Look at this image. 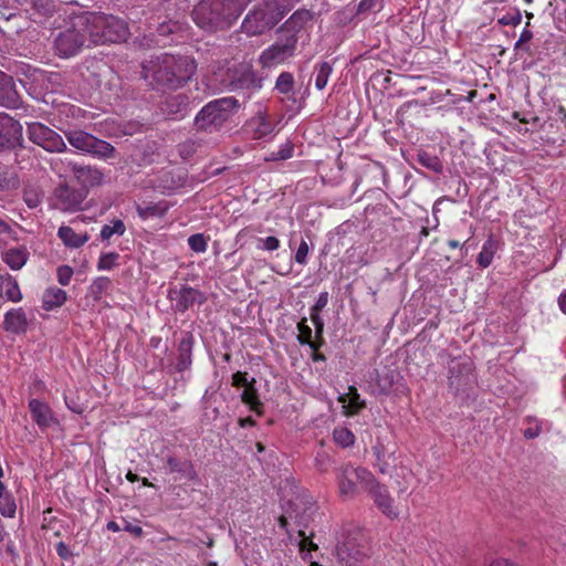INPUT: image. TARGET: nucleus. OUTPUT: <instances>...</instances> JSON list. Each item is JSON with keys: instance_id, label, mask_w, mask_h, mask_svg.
I'll use <instances>...</instances> for the list:
<instances>
[{"instance_id": "1", "label": "nucleus", "mask_w": 566, "mask_h": 566, "mask_svg": "<svg viewBox=\"0 0 566 566\" xmlns=\"http://www.w3.org/2000/svg\"><path fill=\"white\" fill-rule=\"evenodd\" d=\"M140 77L159 92L184 87L197 71L196 61L187 55L160 54L142 63Z\"/></svg>"}, {"instance_id": "2", "label": "nucleus", "mask_w": 566, "mask_h": 566, "mask_svg": "<svg viewBox=\"0 0 566 566\" xmlns=\"http://www.w3.org/2000/svg\"><path fill=\"white\" fill-rule=\"evenodd\" d=\"M243 11L240 0H201L191 12L193 22L208 32L224 31Z\"/></svg>"}, {"instance_id": "3", "label": "nucleus", "mask_w": 566, "mask_h": 566, "mask_svg": "<svg viewBox=\"0 0 566 566\" xmlns=\"http://www.w3.org/2000/svg\"><path fill=\"white\" fill-rule=\"evenodd\" d=\"M83 17L91 45L123 43L129 38L127 22L118 17L98 12H84Z\"/></svg>"}, {"instance_id": "4", "label": "nucleus", "mask_w": 566, "mask_h": 566, "mask_svg": "<svg viewBox=\"0 0 566 566\" xmlns=\"http://www.w3.org/2000/svg\"><path fill=\"white\" fill-rule=\"evenodd\" d=\"M239 103L234 97H223L208 103L195 117V127L199 132L213 133L238 109Z\"/></svg>"}, {"instance_id": "5", "label": "nucleus", "mask_w": 566, "mask_h": 566, "mask_svg": "<svg viewBox=\"0 0 566 566\" xmlns=\"http://www.w3.org/2000/svg\"><path fill=\"white\" fill-rule=\"evenodd\" d=\"M283 17L284 11L276 0H264L245 15L241 30L249 36L261 35L274 28Z\"/></svg>"}, {"instance_id": "6", "label": "nucleus", "mask_w": 566, "mask_h": 566, "mask_svg": "<svg viewBox=\"0 0 566 566\" xmlns=\"http://www.w3.org/2000/svg\"><path fill=\"white\" fill-rule=\"evenodd\" d=\"M84 46H91L83 13L73 18L70 25L54 39V49L61 57H72Z\"/></svg>"}, {"instance_id": "7", "label": "nucleus", "mask_w": 566, "mask_h": 566, "mask_svg": "<svg viewBox=\"0 0 566 566\" xmlns=\"http://www.w3.org/2000/svg\"><path fill=\"white\" fill-rule=\"evenodd\" d=\"M334 555L338 566H361L370 549L359 532H349L336 544Z\"/></svg>"}, {"instance_id": "8", "label": "nucleus", "mask_w": 566, "mask_h": 566, "mask_svg": "<svg viewBox=\"0 0 566 566\" xmlns=\"http://www.w3.org/2000/svg\"><path fill=\"white\" fill-rule=\"evenodd\" d=\"M371 474L361 467L342 465L336 473L339 495L345 500L355 499L359 494L358 483L365 490Z\"/></svg>"}, {"instance_id": "9", "label": "nucleus", "mask_w": 566, "mask_h": 566, "mask_svg": "<svg viewBox=\"0 0 566 566\" xmlns=\"http://www.w3.org/2000/svg\"><path fill=\"white\" fill-rule=\"evenodd\" d=\"M298 38L281 35L272 45L265 49L259 56V64L263 69H271L283 64L291 59L296 50Z\"/></svg>"}, {"instance_id": "10", "label": "nucleus", "mask_w": 566, "mask_h": 566, "mask_svg": "<svg viewBox=\"0 0 566 566\" xmlns=\"http://www.w3.org/2000/svg\"><path fill=\"white\" fill-rule=\"evenodd\" d=\"M65 136L74 148L101 158H113L115 148L109 143L98 139L84 130H70Z\"/></svg>"}, {"instance_id": "11", "label": "nucleus", "mask_w": 566, "mask_h": 566, "mask_svg": "<svg viewBox=\"0 0 566 566\" xmlns=\"http://www.w3.org/2000/svg\"><path fill=\"white\" fill-rule=\"evenodd\" d=\"M27 136L30 142L49 153H63L67 148L59 133L40 122L27 124Z\"/></svg>"}, {"instance_id": "12", "label": "nucleus", "mask_w": 566, "mask_h": 566, "mask_svg": "<svg viewBox=\"0 0 566 566\" xmlns=\"http://www.w3.org/2000/svg\"><path fill=\"white\" fill-rule=\"evenodd\" d=\"M365 491L373 499L376 506L387 517L395 520L399 513L394 506V499L391 497L387 486L380 483L373 474L365 488Z\"/></svg>"}, {"instance_id": "13", "label": "nucleus", "mask_w": 566, "mask_h": 566, "mask_svg": "<svg viewBox=\"0 0 566 566\" xmlns=\"http://www.w3.org/2000/svg\"><path fill=\"white\" fill-rule=\"evenodd\" d=\"M86 193L85 189H76L67 184H60L53 191L54 207L62 211H76L81 209Z\"/></svg>"}, {"instance_id": "14", "label": "nucleus", "mask_w": 566, "mask_h": 566, "mask_svg": "<svg viewBox=\"0 0 566 566\" xmlns=\"http://www.w3.org/2000/svg\"><path fill=\"white\" fill-rule=\"evenodd\" d=\"M23 147L22 126L6 113H0V150Z\"/></svg>"}, {"instance_id": "15", "label": "nucleus", "mask_w": 566, "mask_h": 566, "mask_svg": "<svg viewBox=\"0 0 566 566\" xmlns=\"http://www.w3.org/2000/svg\"><path fill=\"white\" fill-rule=\"evenodd\" d=\"M229 86L235 90H259L262 86V78L256 75L251 66L240 64L228 71Z\"/></svg>"}, {"instance_id": "16", "label": "nucleus", "mask_w": 566, "mask_h": 566, "mask_svg": "<svg viewBox=\"0 0 566 566\" xmlns=\"http://www.w3.org/2000/svg\"><path fill=\"white\" fill-rule=\"evenodd\" d=\"M472 366L465 360L452 359L449 365V386L455 392L460 391L472 381Z\"/></svg>"}, {"instance_id": "17", "label": "nucleus", "mask_w": 566, "mask_h": 566, "mask_svg": "<svg viewBox=\"0 0 566 566\" xmlns=\"http://www.w3.org/2000/svg\"><path fill=\"white\" fill-rule=\"evenodd\" d=\"M169 296L175 301V307L178 312H186L195 304L206 302V296L197 289L184 285L180 290H170Z\"/></svg>"}, {"instance_id": "18", "label": "nucleus", "mask_w": 566, "mask_h": 566, "mask_svg": "<svg viewBox=\"0 0 566 566\" xmlns=\"http://www.w3.org/2000/svg\"><path fill=\"white\" fill-rule=\"evenodd\" d=\"M69 166L74 178L81 184V189L86 190L88 187L99 185L103 179V174L94 167L72 163Z\"/></svg>"}, {"instance_id": "19", "label": "nucleus", "mask_w": 566, "mask_h": 566, "mask_svg": "<svg viewBox=\"0 0 566 566\" xmlns=\"http://www.w3.org/2000/svg\"><path fill=\"white\" fill-rule=\"evenodd\" d=\"M20 105V96L15 90L12 76L0 71V106L17 108Z\"/></svg>"}, {"instance_id": "20", "label": "nucleus", "mask_w": 566, "mask_h": 566, "mask_svg": "<svg viewBox=\"0 0 566 566\" xmlns=\"http://www.w3.org/2000/svg\"><path fill=\"white\" fill-rule=\"evenodd\" d=\"M3 329L12 334H24L29 326V321L22 307L12 308L4 314L2 323Z\"/></svg>"}, {"instance_id": "21", "label": "nucleus", "mask_w": 566, "mask_h": 566, "mask_svg": "<svg viewBox=\"0 0 566 566\" xmlns=\"http://www.w3.org/2000/svg\"><path fill=\"white\" fill-rule=\"evenodd\" d=\"M29 409L33 421L40 428H48L55 422V418L52 413V410L46 403L38 399H31L29 401Z\"/></svg>"}, {"instance_id": "22", "label": "nucleus", "mask_w": 566, "mask_h": 566, "mask_svg": "<svg viewBox=\"0 0 566 566\" xmlns=\"http://www.w3.org/2000/svg\"><path fill=\"white\" fill-rule=\"evenodd\" d=\"M312 19V13L308 10L295 11L280 28V32L283 35H293L298 38V32L304 25Z\"/></svg>"}, {"instance_id": "23", "label": "nucleus", "mask_w": 566, "mask_h": 566, "mask_svg": "<svg viewBox=\"0 0 566 566\" xmlns=\"http://www.w3.org/2000/svg\"><path fill=\"white\" fill-rule=\"evenodd\" d=\"M192 347L193 336L191 333L186 332L178 345V361L176 365V370L178 373H182L190 368L192 364Z\"/></svg>"}, {"instance_id": "24", "label": "nucleus", "mask_w": 566, "mask_h": 566, "mask_svg": "<svg viewBox=\"0 0 566 566\" xmlns=\"http://www.w3.org/2000/svg\"><path fill=\"white\" fill-rule=\"evenodd\" d=\"M57 237L62 240L65 247L71 249H77L84 245L88 240L90 235L85 233H76L73 228L69 226H62L57 230Z\"/></svg>"}, {"instance_id": "25", "label": "nucleus", "mask_w": 566, "mask_h": 566, "mask_svg": "<svg viewBox=\"0 0 566 566\" xmlns=\"http://www.w3.org/2000/svg\"><path fill=\"white\" fill-rule=\"evenodd\" d=\"M189 107V97L188 95L180 93L176 95H171L165 101V111L169 115L184 117Z\"/></svg>"}, {"instance_id": "26", "label": "nucleus", "mask_w": 566, "mask_h": 566, "mask_svg": "<svg viewBox=\"0 0 566 566\" xmlns=\"http://www.w3.org/2000/svg\"><path fill=\"white\" fill-rule=\"evenodd\" d=\"M167 465L171 473H178L181 478L193 481L197 479V473L192 463L189 460H179L175 457L167 459Z\"/></svg>"}, {"instance_id": "27", "label": "nucleus", "mask_w": 566, "mask_h": 566, "mask_svg": "<svg viewBox=\"0 0 566 566\" xmlns=\"http://www.w3.org/2000/svg\"><path fill=\"white\" fill-rule=\"evenodd\" d=\"M348 390V400L346 399L345 396H340L339 401L343 402L344 408L347 409V415H357L366 407V403L364 400L360 399V395L356 387L350 386Z\"/></svg>"}, {"instance_id": "28", "label": "nucleus", "mask_w": 566, "mask_h": 566, "mask_svg": "<svg viewBox=\"0 0 566 566\" xmlns=\"http://www.w3.org/2000/svg\"><path fill=\"white\" fill-rule=\"evenodd\" d=\"M29 252L25 248H12L3 253V261L12 269L20 270L28 261Z\"/></svg>"}, {"instance_id": "29", "label": "nucleus", "mask_w": 566, "mask_h": 566, "mask_svg": "<svg viewBox=\"0 0 566 566\" xmlns=\"http://www.w3.org/2000/svg\"><path fill=\"white\" fill-rule=\"evenodd\" d=\"M255 379L253 378L249 386L241 394V400L243 403L248 405L251 410L256 413H261L262 402L259 400L258 391L255 388Z\"/></svg>"}, {"instance_id": "30", "label": "nucleus", "mask_w": 566, "mask_h": 566, "mask_svg": "<svg viewBox=\"0 0 566 566\" xmlns=\"http://www.w3.org/2000/svg\"><path fill=\"white\" fill-rule=\"evenodd\" d=\"M66 301V292L61 289H49L43 295V307L52 310L63 305Z\"/></svg>"}, {"instance_id": "31", "label": "nucleus", "mask_w": 566, "mask_h": 566, "mask_svg": "<svg viewBox=\"0 0 566 566\" xmlns=\"http://www.w3.org/2000/svg\"><path fill=\"white\" fill-rule=\"evenodd\" d=\"M417 160L421 166L426 167L427 169H430L436 174H441L443 171V164L439 159V157L431 155L424 150L418 151Z\"/></svg>"}, {"instance_id": "32", "label": "nucleus", "mask_w": 566, "mask_h": 566, "mask_svg": "<svg viewBox=\"0 0 566 566\" xmlns=\"http://www.w3.org/2000/svg\"><path fill=\"white\" fill-rule=\"evenodd\" d=\"M495 251L496 242L492 238L488 239L478 255V264L483 269L488 268L492 263Z\"/></svg>"}, {"instance_id": "33", "label": "nucleus", "mask_w": 566, "mask_h": 566, "mask_svg": "<svg viewBox=\"0 0 566 566\" xmlns=\"http://www.w3.org/2000/svg\"><path fill=\"white\" fill-rule=\"evenodd\" d=\"M125 223L119 219H115L111 224H104L102 227L99 237L103 241H108L114 234L120 237L125 233Z\"/></svg>"}, {"instance_id": "34", "label": "nucleus", "mask_w": 566, "mask_h": 566, "mask_svg": "<svg viewBox=\"0 0 566 566\" xmlns=\"http://www.w3.org/2000/svg\"><path fill=\"white\" fill-rule=\"evenodd\" d=\"M43 193L41 190L32 185H28L23 188V201L30 209H34L41 205Z\"/></svg>"}, {"instance_id": "35", "label": "nucleus", "mask_w": 566, "mask_h": 566, "mask_svg": "<svg viewBox=\"0 0 566 566\" xmlns=\"http://www.w3.org/2000/svg\"><path fill=\"white\" fill-rule=\"evenodd\" d=\"M294 76L290 72H282L275 82V90L283 95H290L294 92Z\"/></svg>"}, {"instance_id": "36", "label": "nucleus", "mask_w": 566, "mask_h": 566, "mask_svg": "<svg viewBox=\"0 0 566 566\" xmlns=\"http://www.w3.org/2000/svg\"><path fill=\"white\" fill-rule=\"evenodd\" d=\"M334 441L343 447L347 448L354 444L355 442V436L354 433L347 429V428H336L333 432Z\"/></svg>"}, {"instance_id": "37", "label": "nucleus", "mask_w": 566, "mask_h": 566, "mask_svg": "<svg viewBox=\"0 0 566 566\" xmlns=\"http://www.w3.org/2000/svg\"><path fill=\"white\" fill-rule=\"evenodd\" d=\"M298 335L297 340L302 345H308L312 349H316V343L312 340V328L306 324V318H303L297 324Z\"/></svg>"}, {"instance_id": "38", "label": "nucleus", "mask_w": 566, "mask_h": 566, "mask_svg": "<svg viewBox=\"0 0 566 566\" xmlns=\"http://www.w3.org/2000/svg\"><path fill=\"white\" fill-rule=\"evenodd\" d=\"M111 285L112 282L108 277H97L90 286V294L94 300H99Z\"/></svg>"}, {"instance_id": "39", "label": "nucleus", "mask_w": 566, "mask_h": 566, "mask_svg": "<svg viewBox=\"0 0 566 566\" xmlns=\"http://www.w3.org/2000/svg\"><path fill=\"white\" fill-rule=\"evenodd\" d=\"M251 125H253V138L261 139L272 133V124L268 122L264 117H259L254 119Z\"/></svg>"}, {"instance_id": "40", "label": "nucleus", "mask_w": 566, "mask_h": 566, "mask_svg": "<svg viewBox=\"0 0 566 566\" xmlns=\"http://www.w3.org/2000/svg\"><path fill=\"white\" fill-rule=\"evenodd\" d=\"M294 145L290 142H286L279 151H273L269 156L264 158L265 161H277V160H286L293 156Z\"/></svg>"}, {"instance_id": "41", "label": "nucleus", "mask_w": 566, "mask_h": 566, "mask_svg": "<svg viewBox=\"0 0 566 566\" xmlns=\"http://www.w3.org/2000/svg\"><path fill=\"white\" fill-rule=\"evenodd\" d=\"M332 73V66L328 62H322L317 66V74L315 78V86L318 90H323L328 81Z\"/></svg>"}, {"instance_id": "42", "label": "nucleus", "mask_w": 566, "mask_h": 566, "mask_svg": "<svg viewBox=\"0 0 566 566\" xmlns=\"http://www.w3.org/2000/svg\"><path fill=\"white\" fill-rule=\"evenodd\" d=\"M166 211H167L166 207H161L160 205H157V203H149L145 207L137 206V212L142 219H147V218L154 217V216H164L166 213Z\"/></svg>"}, {"instance_id": "43", "label": "nucleus", "mask_w": 566, "mask_h": 566, "mask_svg": "<svg viewBox=\"0 0 566 566\" xmlns=\"http://www.w3.org/2000/svg\"><path fill=\"white\" fill-rule=\"evenodd\" d=\"M17 511L14 497L9 492L0 499V513L4 517H13Z\"/></svg>"}, {"instance_id": "44", "label": "nucleus", "mask_w": 566, "mask_h": 566, "mask_svg": "<svg viewBox=\"0 0 566 566\" xmlns=\"http://www.w3.org/2000/svg\"><path fill=\"white\" fill-rule=\"evenodd\" d=\"M118 259L119 254L117 252L102 253L97 262V269L99 271L112 270L117 266Z\"/></svg>"}, {"instance_id": "45", "label": "nucleus", "mask_w": 566, "mask_h": 566, "mask_svg": "<svg viewBox=\"0 0 566 566\" xmlns=\"http://www.w3.org/2000/svg\"><path fill=\"white\" fill-rule=\"evenodd\" d=\"M4 294L11 302H20L22 300V293L20 291L19 284L13 279H9L7 281Z\"/></svg>"}, {"instance_id": "46", "label": "nucleus", "mask_w": 566, "mask_h": 566, "mask_svg": "<svg viewBox=\"0 0 566 566\" xmlns=\"http://www.w3.org/2000/svg\"><path fill=\"white\" fill-rule=\"evenodd\" d=\"M190 249L197 253H202L207 250L208 243L202 233H196L188 238Z\"/></svg>"}, {"instance_id": "47", "label": "nucleus", "mask_w": 566, "mask_h": 566, "mask_svg": "<svg viewBox=\"0 0 566 566\" xmlns=\"http://www.w3.org/2000/svg\"><path fill=\"white\" fill-rule=\"evenodd\" d=\"M73 269L69 265H62L57 269V281L61 285H67L72 279Z\"/></svg>"}, {"instance_id": "48", "label": "nucleus", "mask_w": 566, "mask_h": 566, "mask_svg": "<svg viewBox=\"0 0 566 566\" xmlns=\"http://www.w3.org/2000/svg\"><path fill=\"white\" fill-rule=\"evenodd\" d=\"M373 450L376 455V467L378 468L380 473L386 474L388 472V464L384 460L385 454L382 452V448L374 447Z\"/></svg>"}, {"instance_id": "49", "label": "nucleus", "mask_w": 566, "mask_h": 566, "mask_svg": "<svg viewBox=\"0 0 566 566\" xmlns=\"http://www.w3.org/2000/svg\"><path fill=\"white\" fill-rule=\"evenodd\" d=\"M298 536L302 537V539L300 542V549L302 552L305 551V549H307L308 552L317 551L318 549L317 544H315L310 537L306 536L305 531L300 530L298 531Z\"/></svg>"}, {"instance_id": "50", "label": "nucleus", "mask_w": 566, "mask_h": 566, "mask_svg": "<svg viewBox=\"0 0 566 566\" xmlns=\"http://www.w3.org/2000/svg\"><path fill=\"white\" fill-rule=\"evenodd\" d=\"M260 249L266 251H275L280 248V240L276 237H268L265 239H260Z\"/></svg>"}, {"instance_id": "51", "label": "nucleus", "mask_w": 566, "mask_h": 566, "mask_svg": "<svg viewBox=\"0 0 566 566\" xmlns=\"http://www.w3.org/2000/svg\"><path fill=\"white\" fill-rule=\"evenodd\" d=\"M381 0H361L358 6L356 13H365L374 10L376 7L380 6Z\"/></svg>"}, {"instance_id": "52", "label": "nucleus", "mask_w": 566, "mask_h": 566, "mask_svg": "<svg viewBox=\"0 0 566 566\" xmlns=\"http://www.w3.org/2000/svg\"><path fill=\"white\" fill-rule=\"evenodd\" d=\"M307 254H308V244L305 240H302L297 248V251L295 253V261L300 264H305Z\"/></svg>"}, {"instance_id": "53", "label": "nucleus", "mask_w": 566, "mask_h": 566, "mask_svg": "<svg viewBox=\"0 0 566 566\" xmlns=\"http://www.w3.org/2000/svg\"><path fill=\"white\" fill-rule=\"evenodd\" d=\"M247 373L237 371L232 375V386L233 387H248L250 381L247 378Z\"/></svg>"}, {"instance_id": "54", "label": "nucleus", "mask_w": 566, "mask_h": 566, "mask_svg": "<svg viewBox=\"0 0 566 566\" xmlns=\"http://www.w3.org/2000/svg\"><path fill=\"white\" fill-rule=\"evenodd\" d=\"M311 319L315 326V333L317 337H322L323 329H324V322L321 318L318 313L311 312Z\"/></svg>"}, {"instance_id": "55", "label": "nucleus", "mask_w": 566, "mask_h": 566, "mask_svg": "<svg viewBox=\"0 0 566 566\" xmlns=\"http://www.w3.org/2000/svg\"><path fill=\"white\" fill-rule=\"evenodd\" d=\"M177 29V23L171 22H163L158 25L157 31L159 35L167 36L175 32Z\"/></svg>"}, {"instance_id": "56", "label": "nucleus", "mask_w": 566, "mask_h": 566, "mask_svg": "<svg viewBox=\"0 0 566 566\" xmlns=\"http://www.w3.org/2000/svg\"><path fill=\"white\" fill-rule=\"evenodd\" d=\"M328 303V293L322 292L311 312L319 313Z\"/></svg>"}, {"instance_id": "57", "label": "nucleus", "mask_w": 566, "mask_h": 566, "mask_svg": "<svg viewBox=\"0 0 566 566\" xmlns=\"http://www.w3.org/2000/svg\"><path fill=\"white\" fill-rule=\"evenodd\" d=\"M123 530L133 534L136 537H140L144 533L143 528L139 525H134L127 521H125V525H124Z\"/></svg>"}, {"instance_id": "58", "label": "nucleus", "mask_w": 566, "mask_h": 566, "mask_svg": "<svg viewBox=\"0 0 566 566\" xmlns=\"http://www.w3.org/2000/svg\"><path fill=\"white\" fill-rule=\"evenodd\" d=\"M56 553L63 559H67L72 556V553L70 552L67 545L64 544L63 542H59L56 544Z\"/></svg>"}, {"instance_id": "59", "label": "nucleus", "mask_w": 566, "mask_h": 566, "mask_svg": "<svg viewBox=\"0 0 566 566\" xmlns=\"http://www.w3.org/2000/svg\"><path fill=\"white\" fill-rule=\"evenodd\" d=\"M542 429L541 427L536 426L535 428H528L524 431V437L526 439H534L539 436Z\"/></svg>"}, {"instance_id": "60", "label": "nucleus", "mask_w": 566, "mask_h": 566, "mask_svg": "<svg viewBox=\"0 0 566 566\" xmlns=\"http://www.w3.org/2000/svg\"><path fill=\"white\" fill-rule=\"evenodd\" d=\"M13 232L14 231L12 227L7 221L0 218V234L11 235Z\"/></svg>"}, {"instance_id": "61", "label": "nucleus", "mask_w": 566, "mask_h": 566, "mask_svg": "<svg viewBox=\"0 0 566 566\" xmlns=\"http://www.w3.org/2000/svg\"><path fill=\"white\" fill-rule=\"evenodd\" d=\"M521 22V14L517 13L515 17H513L512 19H506V18H502L500 20V23L502 24H509V23H512L513 25H516Z\"/></svg>"}, {"instance_id": "62", "label": "nucleus", "mask_w": 566, "mask_h": 566, "mask_svg": "<svg viewBox=\"0 0 566 566\" xmlns=\"http://www.w3.org/2000/svg\"><path fill=\"white\" fill-rule=\"evenodd\" d=\"M533 38V32L528 29H524L520 35V42L526 43Z\"/></svg>"}, {"instance_id": "63", "label": "nucleus", "mask_w": 566, "mask_h": 566, "mask_svg": "<svg viewBox=\"0 0 566 566\" xmlns=\"http://www.w3.org/2000/svg\"><path fill=\"white\" fill-rule=\"evenodd\" d=\"M10 188V180L6 177V175L0 170V190H7Z\"/></svg>"}, {"instance_id": "64", "label": "nucleus", "mask_w": 566, "mask_h": 566, "mask_svg": "<svg viewBox=\"0 0 566 566\" xmlns=\"http://www.w3.org/2000/svg\"><path fill=\"white\" fill-rule=\"evenodd\" d=\"M558 304L560 310L566 314V291L558 297Z\"/></svg>"}]
</instances>
